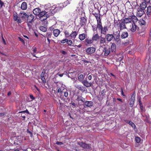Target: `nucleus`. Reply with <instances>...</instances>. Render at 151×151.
Masks as SVG:
<instances>
[{
	"mask_svg": "<svg viewBox=\"0 0 151 151\" xmlns=\"http://www.w3.org/2000/svg\"><path fill=\"white\" fill-rule=\"evenodd\" d=\"M70 104H71L74 106L75 107H76V104H75L74 102L73 101L71 100L70 101Z\"/></svg>",
	"mask_w": 151,
	"mask_h": 151,
	"instance_id": "obj_51",
	"label": "nucleus"
},
{
	"mask_svg": "<svg viewBox=\"0 0 151 151\" xmlns=\"http://www.w3.org/2000/svg\"><path fill=\"white\" fill-rule=\"evenodd\" d=\"M20 17H21L22 19H25V20H27V14L24 12L20 13H19Z\"/></svg>",
	"mask_w": 151,
	"mask_h": 151,
	"instance_id": "obj_29",
	"label": "nucleus"
},
{
	"mask_svg": "<svg viewBox=\"0 0 151 151\" xmlns=\"http://www.w3.org/2000/svg\"><path fill=\"white\" fill-rule=\"evenodd\" d=\"M129 124L134 129L136 128V127L135 124L132 122L130 121L129 122Z\"/></svg>",
	"mask_w": 151,
	"mask_h": 151,
	"instance_id": "obj_36",
	"label": "nucleus"
},
{
	"mask_svg": "<svg viewBox=\"0 0 151 151\" xmlns=\"http://www.w3.org/2000/svg\"><path fill=\"white\" fill-rule=\"evenodd\" d=\"M40 29L41 31L44 32H46L47 30V28L43 26H40Z\"/></svg>",
	"mask_w": 151,
	"mask_h": 151,
	"instance_id": "obj_37",
	"label": "nucleus"
},
{
	"mask_svg": "<svg viewBox=\"0 0 151 151\" xmlns=\"http://www.w3.org/2000/svg\"><path fill=\"white\" fill-rule=\"evenodd\" d=\"M128 36V32H123L121 35V37L122 39H124L127 37Z\"/></svg>",
	"mask_w": 151,
	"mask_h": 151,
	"instance_id": "obj_31",
	"label": "nucleus"
},
{
	"mask_svg": "<svg viewBox=\"0 0 151 151\" xmlns=\"http://www.w3.org/2000/svg\"><path fill=\"white\" fill-rule=\"evenodd\" d=\"M141 140V139L139 137H137L135 138V141L137 143H139Z\"/></svg>",
	"mask_w": 151,
	"mask_h": 151,
	"instance_id": "obj_45",
	"label": "nucleus"
},
{
	"mask_svg": "<svg viewBox=\"0 0 151 151\" xmlns=\"http://www.w3.org/2000/svg\"><path fill=\"white\" fill-rule=\"evenodd\" d=\"M54 28L53 26H51V27H50V30H51V31H52V30H54Z\"/></svg>",
	"mask_w": 151,
	"mask_h": 151,
	"instance_id": "obj_64",
	"label": "nucleus"
},
{
	"mask_svg": "<svg viewBox=\"0 0 151 151\" xmlns=\"http://www.w3.org/2000/svg\"><path fill=\"white\" fill-rule=\"evenodd\" d=\"M72 0H67L66 1H65L63 5V6H65L68 4H69L70 3V2Z\"/></svg>",
	"mask_w": 151,
	"mask_h": 151,
	"instance_id": "obj_40",
	"label": "nucleus"
},
{
	"mask_svg": "<svg viewBox=\"0 0 151 151\" xmlns=\"http://www.w3.org/2000/svg\"><path fill=\"white\" fill-rule=\"evenodd\" d=\"M41 79L43 81V82L44 83H46V80L45 79L44 77V76H41Z\"/></svg>",
	"mask_w": 151,
	"mask_h": 151,
	"instance_id": "obj_47",
	"label": "nucleus"
},
{
	"mask_svg": "<svg viewBox=\"0 0 151 151\" xmlns=\"http://www.w3.org/2000/svg\"><path fill=\"white\" fill-rule=\"evenodd\" d=\"M135 97V92H133L131 98L130 99V107H132L134 104Z\"/></svg>",
	"mask_w": 151,
	"mask_h": 151,
	"instance_id": "obj_15",
	"label": "nucleus"
},
{
	"mask_svg": "<svg viewBox=\"0 0 151 151\" xmlns=\"http://www.w3.org/2000/svg\"><path fill=\"white\" fill-rule=\"evenodd\" d=\"M57 90V92L60 94H62L64 90H65V88L63 86V84L60 83H56Z\"/></svg>",
	"mask_w": 151,
	"mask_h": 151,
	"instance_id": "obj_6",
	"label": "nucleus"
},
{
	"mask_svg": "<svg viewBox=\"0 0 151 151\" xmlns=\"http://www.w3.org/2000/svg\"><path fill=\"white\" fill-rule=\"evenodd\" d=\"M102 9H103L102 10L103 12V15L106 14L107 11V9H106V8L105 7H103Z\"/></svg>",
	"mask_w": 151,
	"mask_h": 151,
	"instance_id": "obj_49",
	"label": "nucleus"
},
{
	"mask_svg": "<svg viewBox=\"0 0 151 151\" xmlns=\"http://www.w3.org/2000/svg\"><path fill=\"white\" fill-rule=\"evenodd\" d=\"M137 27L134 22L133 23H132L129 29L132 32H134L136 30Z\"/></svg>",
	"mask_w": 151,
	"mask_h": 151,
	"instance_id": "obj_21",
	"label": "nucleus"
},
{
	"mask_svg": "<svg viewBox=\"0 0 151 151\" xmlns=\"http://www.w3.org/2000/svg\"><path fill=\"white\" fill-rule=\"evenodd\" d=\"M19 40L21 41L23 44L25 43L24 41L22 38H21L20 37H19Z\"/></svg>",
	"mask_w": 151,
	"mask_h": 151,
	"instance_id": "obj_54",
	"label": "nucleus"
},
{
	"mask_svg": "<svg viewBox=\"0 0 151 151\" xmlns=\"http://www.w3.org/2000/svg\"><path fill=\"white\" fill-rule=\"evenodd\" d=\"M76 100L78 101V105L79 106L81 105L82 103H84L85 101V99L81 96H78Z\"/></svg>",
	"mask_w": 151,
	"mask_h": 151,
	"instance_id": "obj_16",
	"label": "nucleus"
},
{
	"mask_svg": "<svg viewBox=\"0 0 151 151\" xmlns=\"http://www.w3.org/2000/svg\"><path fill=\"white\" fill-rule=\"evenodd\" d=\"M68 40V39L67 38L63 39L60 41V42L62 43H64L65 42H66Z\"/></svg>",
	"mask_w": 151,
	"mask_h": 151,
	"instance_id": "obj_48",
	"label": "nucleus"
},
{
	"mask_svg": "<svg viewBox=\"0 0 151 151\" xmlns=\"http://www.w3.org/2000/svg\"><path fill=\"white\" fill-rule=\"evenodd\" d=\"M139 22V24L141 25H145L146 24L145 21L143 19H140Z\"/></svg>",
	"mask_w": 151,
	"mask_h": 151,
	"instance_id": "obj_43",
	"label": "nucleus"
},
{
	"mask_svg": "<svg viewBox=\"0 0 151 151\" xmlns=\"http://www.w3.org/2000/svg\"><path fill=\"white\" fill-rule=\"evenodd\" d=\"M67 43L69 46H72V45L73 43V42L71 40H68L67 42Z\"/></svg>",
	"mask_w": 151,
	"mask_h": 151,
	"instance_id": "obj_42",
	"label": "nucleus"
},
{
	"mask_svg": "<svg viewBox=\"0 0 151 151\" xmlns=\"http://www.w3.org/2000/svg\"><path fill=\"white\" fill-rule=\"evenodd\" d=\"M61 52L63 54L65 55L67 54V52L64 50H62L61 51Z\"/></svg>",
	"mask_w": 151,
	"mask_h": 151,
	"instance_id": "obj_60",
	"label": "nucleus"
},
{
	"mask_svg": "<svg viewBox=\"0 0 151 151\" xmlns=\"http://www.w3.org/2000/svg\"><path fill=\"white\" fill-rule=\"evenodd\" d=\"M75 87L82 92H84L85 91V88L81 85H77L75 86Z\"/></svg>",
	"mask_w": 151,
	"mask_h": 151,
	"instance_id": "obj_28",
	"label": "nucleus"
},
{
	"mask_svg": "<svg viewBox=\"0 0 151 151\" xmlns=\"http://www.w3.org/2000/svg\"><path fill=\"white\" fill-rule=\"evenodd\" d=\"M82 83L84 86L87 87L91 86L92 85V83L91 82H88L86 80H84L82 81Z\"/></svg>",
	"mask_w": 151,
	"mask_h": 151,
	"instance_id": "obj_20",
	"label": "nucleus"
},
{
	"mask_svg": "<svg viewBox=\"0 0 151 151\" xmlns=\"http://www.w3.org/2000/svg\"><path fill=\"white\" fill-rule=\"evenodd\" d=\"M89 10L90 14L94 13V12L97 11V9H96L93 3H91L89 6Z\"/></svg>",
	"mask_w": 151,
	"mask_h": 151,
	"instance_id": "obj_9",
	"label": "nucleus"
},
{
	"mask_svg": "<svg viewBox=\"0 0 151 151\" xmlns=\"http://www.w3.org/2000/svg\"><path fill=\"white\" fill-rule=\"evenodd\" d=\"M122 19L127 24L131 22L132 21L134 22V21H137V18L134 15H131L127 17H125L124 19Z\"/></svg>",
	"mask_w": 151,
	"mask_h": 151,
	"instance_id": "obj_3",
	"label": "nucleus"
},
{
	"mask_svg": "<svg viewBox=\"0 0 151 151\" xmlns=\"http://www.w3.org/2000/svg\"><path fill=\"white\" fill-rule=\"evenodd\" d=\"M119 26L118 27H119L120 30L127 28L125 24L126 23L122 19L121 20V21L119 22Z\"/></svg>",
	"mask_w": 151,
	"mask_h": 151,
	"instance_id": "obj_12",
	"label": "nucleus"
},
{
	"mask_svg": "<svg viewBox=\"0 0 151 151\" xmlns=\"http://www.w3.org/2000/svg\"><path fill=\"white\" fill-rule=\"evenodd\" d=\"M92 27L93 29V30L94 32L95 31H96L97 30V29H98V24H97V27L96 26L94 25L92 26Z\"/></svg>",
	"mask_w": 151,
	"mask_h": 151,
	"instance_id": "obj_44",
	"label": "nucleus"
},
{
	"mask_svg": "<svg viewBox=\"0 0 151 151\" xmlns=\"http://www.w3.org/2000/svg\"><path fill=\"white\" fill-rule=\"evenodd\" d=\"M64 33L66 38H69L70 37V34L68 30H65Z\"/></svg>",
	"mask_w": 151,
	"mask_h": 151,
	"instance_id": "obj_34",
	"label": "nucleus"
},
{
	"mask_svg": "<svg viewBox=\"0 0 151 151\" xmlns=\"http://www.w3.org/2000/svg\"><path fill=\"white\" fill-rule=\"evenodd\" d=\"M114 37L113 34H108L106 35L105 38L107 41L110 42L114 39Z\"/></svg>",
	"mask_w": 151,
	"mask_h": 151,
	"instance_id": "obj_18",
	"label": "nucleus"
},
{
	"mask_svg": "<svg viewBox=\"0 0 151 151\" xmlns=\"http://www.w3.org/2000/svg\"><path fill=\"white\" fill-rule=\"evenodd\" d=\"M52 35V34L50 32H47L46 35L45 37L47 38H51Z\"/></svg>",
	"mask_w": 151,
	"mask_h": 151,
	"instance_id": "obj_39",
	"label": "nucleus"
},
{
	"mask_svg": "<svg viewBox=\"0 0 151 151\" xmlns=\"http://www.w3.org/2000/svg\"><path fill=\"white\" fill-rule=\"evenodd\" d=\"M147 6L146 2H142L140 4V7L142 9L144 10Z\"/></svg>",
	"mask_w": 151,
	"mask_h": 151,
	"instance_id": "obj_32",
	"label": "nucleus"
},
{
	"mask_svg": "<svg viewBox=\"0 0 151 151\" xmlns=\"http://www.w3.org/2000/svg\"><path fill=\"white\" fill-rule=\"evenodd\" d=\"M84 42L86 46H90L91 44H93V41L92 38L91 39L88 37H86Z\"/></svg>",
	"mask_w": 151,
	"mask_h": 151,
	"instance_id": "obj_14",
	"label": "nucleus"
},
{
	"mask_svg": "<svg viewBox=\"0 0 151 151\" xmlns=\"http://www.w3.org/2000/svg\"><path fill=\"white\" fill-rule=\"evenodd\" d=\"M64 92V96L65 97H67L68 96V93L67 91H63Z\"/></svg>",
	"mask_w": 151,
	"mask_h": 151,
	"instance_id": "obj_50",
	"label": "nucleus"
},
{
	"mask_svg": "<svg viewBox=\"0 0 151 151\" xmlns=\"http://www.w3.org/2000/svg\"><path fill=\"white\" fill-rule=\"evenodd\" d=\"M105 89L102 90L101 92V95H102V96H104L105 95Z\"/></svg>",
	"mask_w": 151,
	"mask_h": 151,
	"instance_id": "obj_46",
	"label": "nucleus"
},
{
	"mask_svg": "<svg viewBox=\"0 0 151 151\" xmlns=\"http://www.w3.org/2000/svg\"><path fill=\"white\" fill-rule=\"evenodd\" d=\"M1 37H2V40L3 41L4 43V44L5 45H6V41H5V39H4V38L3 37L2 34H1Z\"/></svg>",
	"mask_w": 151,
	"mask_h": 151,
	"instance_id": "obj_53",
	"label": "nucleus"
},
{
	"mask_svg": "<svg viewBox=\"0 0 151 151\" xmlns=\"http://www.w3.org/2000/svg\"><path fill=\"white\" fill-rule=\"evenodd\" d=\"M56 144L58 145H62L63 144V143L62 142L58 141L57 142Z\"/></svg>",
	"mask_w": 151,
	"mask_h": 151,
	"instance_id": "obj_59",
	"label": "nucleus"
},
{
	"mask_svg": "<svg viewBox=\"0 0 151 151\" xmlns=\"http://www.w3.org/2000/svg\"><path fill=\"white\" fill-rule=\"evenodd\" d=\"M19 112V113L26 112V113H27L28 114H29V113L27 109H26L24 111Z\"/></svg>",
	"mask_w": 151,
	"mask_h": 151,
	"instance_id": "obj_56",
	"label": "nucleus"
},
{
	"mask_svg": "<svg viewBox=\"0 0 151 151\" xmlns=\"http://www.w3.org/2000/svg\"><path fill=\"white\" fill-rule=\"evenodd\" d=\"M143 10H142L140 8H138V9H137L138 12V13L140 12H144Z\"/></svg>",
	"mask_w": 151,
	"mask_h": 151,
	"instance_id": "obj_55",
	"label": "nucleus"
},
{
	"mask_svg": "<svg viewBox=\"0 0 151 151\" xmlns=\"http://www.w3.org/2000/svg\"><path fill=\"white\" fill-rule=\"evenodd\" d=\"M60 33V31L58 29H55L53 30V34L55 37H57Z\"/></svg>",
	"mask_w": 151,
	"mask_h": 151,
	"instance_id": "obj_27",
	"label": "nucleus"
},
{
	"mask_svg": "<svg viewBox=\"0 0 151 151\" xmlns=\"http://www.w3.org/2000/svg\"><path fill=\"white\" fill-rule=\"evenodd\" d=\"M96 51V48L93 47H90L87 48L86 49V54L88 55H91L94 53Z\"/></svg>",
	"mask_w": 151,
	"mask_h": 151,
	"instance_id": "obj_10",
	"label": "nucleus"
},
{
	"mask_svg": "<svg viewBox=\"0 0 151 151\" xmlns=\"http://www.w3.org/2000/svg\"><path fill=\"white\" fill-rule=\"evenodd\" d=\"M147 11L148 12H151V6H149L147 7Z\"/></svg>",
	"mask_w": 151,
	"mask_h": 151,
	"instance_id": "obj_52",
	"label": "nucleus"
},
{
	"mask_svg": "<svg viewBox=\"0 0 151 151\" xmlns=\"http://www.w3.org/2000/svg\"><path fill=\"white\" fill-rule=\"evenodd\" d=\"M78 144L82 148L85 149H90L91 148L90 145L86 144L82 142H78Z\"/></svg>",
	"mask_w": 151,
	"mask_h": 151,
	"instance_id": "obj_7",
	"label": "nucleus"
},
{
	"mask_svg": "<svg viewBox=\"0 0 151 151\" xmlns=\"http://www.w3.org/2000/svg\"><path fill=\"white\" fill-rule=\"evenodd\" d=\"M143 14V12H141V13H140V12L137 13V14H138V16H139V17H141Z\"/></svg>",
	"mask_w": 151,
	"mask_h": 151,
	"instance_id": "obj_61",
	"label": "nucleus"
},
{
	"mask_svg": "<svg viewBox=\"0 0 151 151\" xmlns=\"http://www.w3.org/2000/svg\"><path fill=\"white\" fill-rule=\"evenodd\" d=\"M41 9L39 8H37L33 9V12L34 14L38 16L41 12Z\"/></svg>",
	"mask_w": 151,
	"mask_h": 151,
	"instance_id": "obj_24",
	"label": "nucleus"
},
{
	"mask_svg": "<svg viewBox=\"0 0 151 151\" xmlns=\"http://www.w3.org/2000/svg\"><path fill=\"white\" fill-rule=\"evenodd\" d=\"M100 37L98 34H96L93 35L92 37V39L93 41H97L99 39Z\"/></svg>",
	"mask_w": 151,
	"mask_h": 151,
	"instance_id": "obj_33",
	"label": "nucleus"
},
{
	"mask_svg": "<svg viewBox=\"0 0 151 151\" xmlns=\"http://www.w3.org/2000/svg\"><path fill=\"white\" fill-rule=\"evenodd\" d=\"M111 50L110 47H104L103 50L104 55L105 56H108L110 53Z\"/></svg>",
	"mask_w": 151,
	"mask_h": 151,
	"instance_id": "obj_17",
	"label": "nucleus"
},
{
	"mask_svg": "<svg viewBox=\"0 0 151 151\" xmlns=\"http://www.w3.org/2000/svg\"><path fill=\"white\" fill-rule=\"evenodd\" d=\"M111 52L113 53L115 52L116 51V45L114 43H112L111 45V47H110Z\"/></svg>",
	"mask_w": 151,
	"mask_h": 151,
	"instance_id": "obj_26",
	"label": "nucleus"
},
{
	"mask_svg": "<svg viewBox=\"0 0 151 151\" xmlns=\"http://www.w3.org/2000/svg\"><path fill=\"white\" fill-rule=\"evenodd\" d=\"M27 132L28 133H29L30 134V136L31 137H32V136L33 134H32V132L30 131L28 129H27Z\"/></svg>",
	"mask_w": 151,
	"mask_h": 151,
	"instance_id": "obj_57",
	"label": "nucleus"
},
{
	"mask_svg": "<svg viewBox=\"0 0 151 151\" xmlns=\"http://www.w3.org/2000/svg\"><path fill=\"white\" fill-rule=\"evenodd\" d=\"M106 40L105 38L101 36L99 40V44L101 47H104L106 45Z\"/></svg>",
	"mask_w": 151,
	"mask_h": 151,
	"instance_id": "obj_8",
	"label": "nucleus"
},
{
	"mask_svg": "<svg viewBox=\"0 0 151 151\" xmlns=\"http://www.w3.org/2000/svg\"><path fill=\"white\" fill-rule=\"evenodd\" d=\"M114 35V40L117 42H120L121 41L120 35V31H118L115 32H114L113 34Z\"/></svg>",
	"mask_w": 151,
	"mask_h": 151,
	"instance_id": "obj_5",
	"label": "nucleus"
},
{
	"mask_svg": "<svg viewBox=\"0 0 151 151\" xmlns=\"http://www.w3.org/2000/svg\"><path fill=\"white\" fill-rule=\"evenodd\" d=\"M87 22V19L85 17H81L80 18V24L81 27L85 26Z\"/></svg>",
	"mask_w": 151,
	"mask_h": 151,
	"instance_id": "obj_19",
	"label": "nucleus"
},
{
	"mask_svg": "<svg viewBox=\"0 0 151 151\" xmlns=\"http://www.w3.org/2000/svg\"><path fill=\"white\" fill-rule=\"evenodd\" d=\"M87 37V34L85 33H83L79 34L78 36V38L81 41H83Z\"/></svg>",
	"mask_w": 151,
	"mask_h": 151,
	"instance_id": "obj_25",
	"label": "nucleus"
},
{
	"mask_svg": "<svg viewBox=\"0 0 151 151\" xmlns=\"http://www.w3.org/2000/svg\"><path fill=\"white\" fill-rule=\"evenodd\" d=\"M45 11L41 12L38 16L40 17V19L42 21H43L46 19L47 18L50 16L52 15V12L51 11V8L50 7L48 9L45 8Z\"/></svg>",
	"mask_w": 151,
	"mask_h": 151,
	"instance_id": "obj_1",
	"label": "nucleus"
},
{
	"mask_svg": "<svg viewBox=\"0 0 151 151\" xmlns=\"http://www.w3.org/2000/svg\"><path fill=\"white\" fill-rule=\"evenodd\" d=\"M84 103L86 106L88 107L92 106L93 104V102L91 101H86L84 102Z\"/></svg>",
	"mask_w": 151,
	"mask_h": 151,
	"instance_id": "obj_22",
	"label": "nucleus"
},
{
	"mask_svg": "<svg viewBox=\"0 0 151 151\" xmlns=\"http://www.w3.org/2000/svg\"><path fill=\"white\" fill-rule=\"evenodd\" d=\"M78 34V32L76 31H73L70 34V37L72 39H75Z\"/></svg>",
	"mask_w": 151,
	"mask_h": 151,
	"instance_id": "obj_23",
	"label": "nucleus"
},
{
	"mask_svg": "<svg viewBox=\"0 0 151 151\" xmlns=\"http://www.w3.org/2000/svg\"><path fill=\"white\" fill-rule=\"evenodd\" d=\"M21 9L23 10H25L27 8V4L25 2H23L21 6Z\"/></svg>",
	"mask_w": 151,
	"mask_h": 151,
	"instance_id": "obj_30",
	"label": "nucleus"
},
{
	"mask_svg": "<svg viewBox=\"0 0 151 151\" xmlns=\"http://www.w3.org/2000/svg\"><path fill=\"white\" fill-rule=\"evenodd\" d=\"M54 62L53 60L50 61L48 63L47 65L49 66V65H51V66L50 67V68H52L53 67V66L52 65L53 64V63H54Z\"/></svg>",
	"mask_w": 151,
	"mask_h": 151,
	"instance_id": "obj_41",
	"label": "nucleus"
},
{
	"mask_svg": "<svg viewBox=\"0 0 151 151\" xmlns=\"http://www.w3.org/2000/svg\"><path fill=\"white\" fill-rule=\"evenodd\" d=\"M4 4V2L1 0H0V5L1 6V8L2 7Z\"/></svg>",
	"mask_w": 151,
	"mask_h": 151,
	"instance_id": "obj_58",
	"label": "nucleus"
},
{
	"mask_svg": "<svg viewBox=\"0 0 151 151\" xmlns=\"http://www.w3.org/2000/svg\"><path fill=\"white\" fill-rule=\"evenodd\" d=\"M30 98L32 99L33 100L35 99V98L32 95H30Z\"/></svg>",
	"mask_w": 151,
	"mask_h": 151,
	"instance_id": "obj_62",
	"label": "nucleus"
},
{
	"mask_svg": "<svg viewBox=\"0 0 151 151\" xmlns=\"http://www.w3.org/2000/svg\"><path fill=\"white\" fill-rule=\"evenodd\" d=\"M98 29L100 30L101 36L102 34L106 35L107 32L108 31L109 27L107 26H104L103 27L101 22L98 24Z\"/></svg>",
	"mask_w": 151,
	"mask_h": 151,
	"instance_id": "obj_2",
	"label": "nucleus"
},
{
	"mask_svg": "<svg viewBox=\"0 0 151 151\" xmlns=\"http://www.w3.org/2000/svg\"><path fill=\"white\" fill-rule=\"evenodd\" d=\"M14 19L15 21H16L18 23H21L22 22V19L20 17V14L18 16L17 13L14 14Z\"/></svg>",
	"mask_w": 151,
	"mask_h": 151,
	"instance_id": "obj_13",
	"label": "nucleus"
},
{
	"mask_svg": "<svg viewBox=\"0 0 151 151\" xmlns=\"http://www.w3.org/2000/svg\"><path fill=\"white\" fill-rule=\"evenodd\" d=\"M32 50L33 51V53H32V55L34 57H36V58H37V57L36 56V55L35 53H37V49L36 47H34L32 48Z\"/></svg>",
	"mask_w": 151,
	"mask_h": 151,
	"instance_id": "obj_35",
	"label": "nucleus"
},
{
	"mask_svg": "<svg viewBox=\"0 0 151 151\" xmlns=\"http://www.w3.org/2000/svg\"><path fill=\"white\" fill-rule=\"evenodd\" d=\"M64 74H65L64 73H63L61 74H58V73L57 74V75H58L59 76H60V77H62L63 76V75H64Z\"/></svg>",
	"mask_w": 151,
	"mask_h": 151,
	"instance_id": "obj_63",
	"label": "nucleus"
},
{
	"mask_svg": "<svg viewBox=\"0 0 151 151\" xmlns=\"http://www.w3.org/2000/svg\"><path fill=\"white\" fill-rule=\"evenodd\" d=\"M84 78V76L83 74H81L78 76V79L80 81H82L83 80Z\"/></svg>",
	"mask_w": 151,
	"mask_h": 151,
	"instance_id": "obj_38",
	"label": "nucleus"
},
{
	"mask_svg": "<svg viewBox=\"0 0 151 151\" xmlns=\"http://www.w3.org/2000/svg\"><path fill=\"white\" fill-rule=\"evenodd\" d=\"M92 14L95 17L97 21V23L98 24L102 22V18L101 17L100 12L99 9H97V11L94 12V13H93Z\"/></svg>",
	"mask_w": 151,
	"mask_h": 151,
	"instance_id": "obj_4",
	"label": "nucleus"
},
{
	"mask_svg": "<svg viewBox=\"0 0 151 151\" xmlns=\"http://www.w3.org/2000/svg\"><path fill=\"white\" fill-rule=\"evenodd\" d=\"M34 15L32 14H30L29 15H27V20H26L27 21L28 23L32 24L34 21Z\"/></svg>",
	"mask_w": 151,
	"mask_h": 151,
	"instance_id": "obj_11",
	"label": "nucleus"
}]
</instances>
